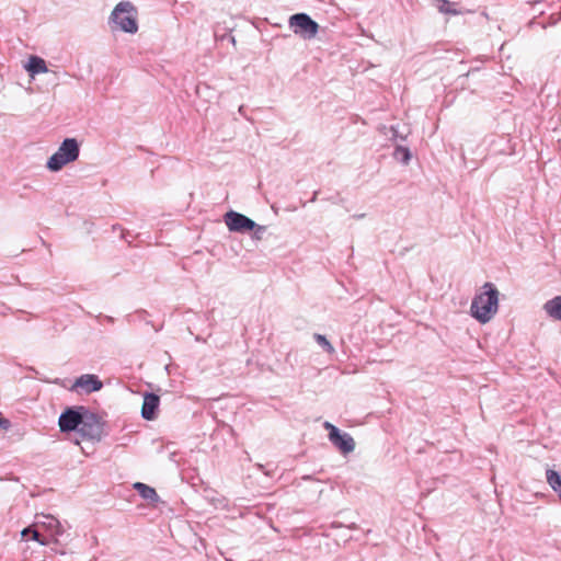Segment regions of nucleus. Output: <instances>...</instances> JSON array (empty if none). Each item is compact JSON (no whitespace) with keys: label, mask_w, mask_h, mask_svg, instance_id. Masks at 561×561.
Listing matches in <instances>:
<instances>
[{"label":"nucleus","mask_w":561,"mask_h":561,"mask_svg":"<svg viewBox=\"0 0 561 561\" xmlns=\"http://www.w3.org/2000/svg\"><path fill=\"white\" fill-rule=\"evenodd\" d=\"M89 439H100L102 435V424L92 413H83L82 421L78 430Z\"/></svg>","instance_id":"nucleus-5"},{"label":"nucleus","mask_w":561,"mask_h":561,"mask_svg":"<svg viewBox=\"0 0 561 561\" xmlns=\"http://www.w3.org/2000/svg\"><path fill=\"white\" fill-rule=\"evenodd\" d=\"M411 151L408 147L398 145L393 151V158L404 165H408L411 160Z\"/></svg>","instance_id":"nucleus-16"},{"label":"nucleus","mask_w":561,"mask_h":561,"mask_svg":"<svg viewBox=\"0 0 561 561\" xmlns=\"http://www.w3.org/2000/svg\"><path fill=\"white\" fill-rule=\"evenodd\" d=\"M330 442L342 453L350 454L355 449V440L348 433L333 431Z\"/></svg>","instance_id":"nucleus-9"},{"label":"nucleus","mask_w":561,"mask_h":561,"mask_svg":"<svg viewBox=\"0 0 561 561\" xmlns=\"http://www.w3.org/2000/svg\"><path fill=\"white\" fill-rule=\"evenodd\" d=\"M556 493L558 494V496H559V499H560V501H561V488H560L559 490H558V489H556Z\"/></svg>","instance_id":"nucleus-28"},{"label":"nucleus","mask_w":561,"mask_h":561,"mask_svg":"<svg viewBox=\"0 0 561 561\" xmlns=\"http://www.w3.org/2000/svg\"><path fill=\"white\" fill-rule=\"evenodd\" d=\"M318 194H319V191H316L310 199V202H316L317 201V197H318Z\"/></svg>","instance_id":"nucleus-26"},{"label":"nucleus","mask_w":561,"mask_h":561,"mask_svg":"<svg viewBox=\"0 0 561 561\" xmlns=\"http://www.w3.org/2000/svg\"><path fill=\"white\" fill-rule=\"evenodd\" d=\"M546 479L551 489L556 492V489L561 488V476L552 469H548L546 472Z\"/></svg>","instance_id":"nucleus-19"},{"label":"nucleus","mask_w":561,"mask_h":561,"mask_svg":"<svg viewBox=\"0 0 561 561\" xmlns=\"http://www.w3.org/2000/svg\"><path fill=\"white\" fill-rule=\"evenodd\" d=\"M25 68L32 77L48 71L45 60L38 56H31Z\"/></svg>","instance_id":"nucleus-13"},{"label":"nucleus","mask_w":561,"mask_h":561,"mask_svg":"<svg viewBox=\"0 0 561 561\" xmlns=\"http://www.w3.org/2000/svg\"><path fill=\"white\" fill-rule=\"evenodd\" d=\"M239 112L242 113L243 112V105H240L239 106Z\"/></svg>","instance_id":"nucleus-29"},{"label":"nucleus","mask_w":561,"mask_h":561,"mask_svg":"<svg viewBox=\"0 0 561 561\" xmlns=\"http://www.w3.org/2000/svg\"><path fill=\"white\" fill-rule=\"evenodd\" d=\"M484 291L477 295L471 302V316L480 323L489 322L499 308V290L492 283L483 285Z\"/></svg>","instance_id":"nucleus-1"},{"label":"nucleus","mask_w":561,"mask_h":561,"mask_svg":"<svg viewBox=\"0 0 561 561\" xmlns=\"http://www.w3.org/2000/svg\"><path fill=\"white\" fill-rule=\"evenodd\" d=\"M252 470H255V472H260L262 470V466L259 465V463H255L253 467H252Z\"/></svg>","instance_id":"nucleus-25"},{"label":"nucleus","mask_w":561,"mask_h":561,"mask_svg":"<svg viewBox=\"0 0 561 561\" xmlns=\"http://www.w3.org/2000/svg\"><path fill=\"white\" fill-rule=\"evenodd\" d=\"M83 413L75 409H67L59 417V427L61 432L79 430Z\"/></svg>","instance_id":"nucleus-6"},{"label":"nucleus","mask_w":561,"mask_h":561,"mask_svg":"<svg viewBox=\"0 0 561 561\" xmlns=\"http://www.w3.org/2000/svg\"><path fill=\"white\" fill-rule=\"evenodd\" d=\"M543 310L549 317L561 321V296H556L543 305Z\"/></svg>","instance_id":"nucleus-12"},{"label":"nucleus","mask_w":561,"mask_h":561,"mask_svg":"<svg viewBox=\"0 0 561 561\" xmlns=\"http://www.w3.org/2000/svg\"><path fill=\"white\" fill-rule=\"evenodd\" d=\"M215 36H216L217 38L219 37L221 42H224V41H228V42H230V43H231V44H233V45H234V43H236L234 37H233L230 33H229V34L219 35V34H218V31L216 30V31H215Z\"/></svg>","instance_id":"nucleus-21"},{"label":"nucleus","mask_w":561,"mask_h":561,"mask_svg":"<svg viewBox=\"0 0 561 561\" xmlns=\"http://www.w3.org/2000/svg\"><path fill=\"white\" fill-rule=\"evenodd\" d=\"M434 1H435L436 8L438 9V11L440 13L451 14V15L459 14V11L456 10V8H455L456 3L450 2L448 0H434Z\"/></svg>","instance_id":"nucleus-17"},{"label":"nucleus","mask_w":561,"mask_h":561,"mask_svg":"<svg viewBox=\"0 0 561 561\" xmlns=\"http://www.w3.org/2000/svg\"><path fill=\"white\" fill-rule=\"evenodd\" d=\"M136 14V8L131 2L122 1L112 11L110 21L121 31L134 34L138 31Z\"/></svg>","instance_id":"nucleus-3"},{"label":"nucleus","mask_w":561,"mask_h":561,"mask_svg":"<svg viewBox=\"0 0 561 561\" xmlns=\"http://www.w3.org/2000/svg\"><path fill=\"white\" fill-rule=\"evenodd\" d=\"M30 534V537H32L33 540H36L41 545L45 546L49 543V538L42 535L39 531V527H27L22 530V536L26 537Z\"/></svg>","instance_id":"nucleus-15"},{"label":"nucleus","mask_w":561,"mask_h":561,"mask_svg":"<svg viewBox=\"0 0 561 561\" xmlns=\"http://www.w3.org/2000/svg\"><path fill=\"white\" fill-rule=\"evenodd\" d=\"M289 26L295 34L305 39L314 38L319 31V24L307 13H296L289 18Z\"/></svg>","instance_id":"nucleus-4"},{"label":"nucleus","mask_w":561,"mask_h":561,"mask_svg":"<svg viewBox=\"0 0 561 561\" xmlns=\"http://www.w3.org/2000/svg\"><path fill=\"white\" fill-rule=\"evenodd\" d=\"M0 427L8 430L10 427V421L3 417H0Z\"/></svg>","instance_id":"nucleus-23"},{"label":"nucleus","mask_w":561,"mask_h":561,"mask_svg":"<svg viewBox=\"0 0 561 561\" xmlns=\"http://www.w3.org/2000/svg\"><path fill=\"white\" fill-rule=\"evenodd\" d=\"M134 488L138 491L140 496L142 499H145V500H149V501L156 502L159 499L156 490L153 488L145 484V483L136 482L134 484Z\"/></svg>","instance_id":"nucleus-14"},{"label":"nucleus","mask_w":561,"mask_h":561,"mask_svg":"<svg viewBox=\"0 0 561 561\" xmlns=\"http://www.w3.org/2000/svg\"><path fill=\"white\" fill-rule=\"evenodd\" d=\"M248 232H252V238L261 240L266 232L265 226L257 225L254 220L248 217Z\"/></svg>","instance_id":"nucleus-18"},{"label":"nucleus","mask_w":561,"mask_h":561,"mask_svg":"<svg viewBox=\"0 0 561 561\" xmlns=\"http://www.w3.org/2000/svg\"><path fill=\"white\" fill-rule=\"evenodd\" d=\"M44 382L56 383L60 386H66L67 382H71L70 386H104L103 382L99 379L96 375L84 374L80 377L76 378L73 381L69 379L60 380L58 378L55 379H42Z\"/></svg>","instance_id":"nucleus-7"},{"label":"nucleus","mask_w":561,"mask_h":561,"mask_svg":"<svg viewBox=\"0 0 561 561\" xmlns=\"http://www.w3.org/2000/svg\"><path fill=\"white\" fill-rule=\"evenodd\" d=\"M160 397L153 392L144 393V402L141 407V415L145 420L151 421L157 417Z\"/></svg>","instance_id":"nucleus-8"},{"label":"nucleus","mask_w":561,"mask_h":561,"mask_svg":"<svg viewBox=\"0 0 561 561\" xmlns=\"http://www.w3.org/2000/svg\"><path fill=\"white\" fill-rule=\"evenodd\" d=\"M225 224L230 231L243 232L245 231V215L230 210L225 217Z\"/></svg>","instance_id":"nucleus-10"},{"label":"nucleus","mask_w":561,"mask_h":561,"mask_svg":"<svg viewBox=\"0 0 561 561\" xmlns=\"http://www.w3.org/2000/svg\"><path fill=\"white\" fill-rule=\"evenodd\" d=\"M353 217L356 219H362L365 217V214L354 215Z\"/></svg>","instance_id":"nucleus-27"},{"label":"nucleus","mask_w":561,"mask_h":561,"mask_svg":"<svg viewBox=\"0 0 561 561\" xmlns=\"http://www.w3.org/2000/svg\"><path fill=\"white\" fill-rule=\"evenodd\" d=\"M313 337L316 342L323 348V351H325L329 354L334 353V347L324 335L316 333Z\"/></svg>","instance_id":"nucleus-20"},{"label":"nucleus","mask_w":561,"mask_h":561,"mask_svg":"<svg viewBox=\"0 0 561 561\" xmlns=\"http://www.w3.org/2000/svg\"><path fill=\"white\" fill-rule=\"evenodd\" d=\"M80 146L76 138H66L58 150L48 159L46 167L53 172L61 170L67 163L78 159Z\"/></svg>","instance_id":"nucleus-2"},{"label":"nucleus","mask_w":561,"mask_h":561,"mask_svg":"<svg viewBox=\"0 0 561 561\" xmlns=\"http://www.w3.org/2000/svg\"><path fill=\"white\" fill-rule=\"evenodd\" d=\"M391 131L394 139L399 138L398 130L394 127H391ZM400 139H404V137L400 136Z\"/></svg>","instance_id":"nucleus-24"},{"label":"nucleus","mask_w":561,"mask_h":561,"mask_svg":"<svg viewBox=\"0 0 561 561\" xmlns=\"http://www.w3.org/2000/svg\"><path fill=\"white\" fill-rule=\"evenodd\" d=\"M324 428L329 431V439L332 437L333 431H340L335 425L330 422H324Z\"/></svg>","instance_id":"nucleus-22"},{"label":"nucleus","mask_w":561,"mask_h":561,"mask_svg":"<svg viewBox=\"0 0 561 561\" xmlns=\"http://www.w3.org/2000/svg\"><path fill=\"white\" fill-rule=\"evenodd\" d=\"M100 388H96V387H93V388H89V390H99Z\"/></svg>","instance_id":"nucleus-30"},{"label":"nucleus","mask_w":561,"mask_h":561,"mask_svg":"<svg viewBox=\"0 0 561 561\" xmlns=\"http://www.w3.org/2000/svg\"><path fill=\"white\" fill-rule=\"evenodd\" d=\"M43 520H37L34 524V527H39L47 529L49 531V537H55L60 534V523L57 518L51 515H42Z\"/></svg>","instance_id":"nucleus-11"}]
</instances>
